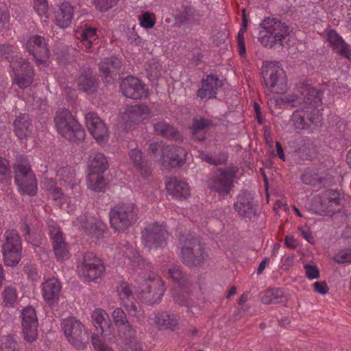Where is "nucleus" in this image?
<instances>
[{"label":"nucleus","mask_w":351,"mask_h":351,"mask_svg":"<svg viewBox=\"0 0 351 351\" xmlns=\"http://www.w3.org/2000/svg\"><path fill=\"white\" fill-rule=\"evenodd\" d=\"M82 228L84 229L88 234L96 238L101 237L104 233L107 232L106 226L99 221L95 223H85L84 225L82 226Z\"/></svg>","instance_id":"obj_42"},{"label":"nucleus","mask_w":351,"mask_h":351,"mask_svg":"<svg viewBox=\"0 0 351 351\" xmlns=\"http://www.w3.org/2000/svg\"><path fill=\"white\" fill-rule=\"evenodd\" d=\"M166 289L162 278L152 273L145 280V287L141 292L142 300L149 305L158 303Z\"/></svg>","instance_id":"obj_12"},{"label":"nucleus","mask_w":351,"mask_h":351,"mask_svg":"<svg viewBox=\"0 0 351 351\" xmlns=\"http://www.w3.org/2000/svg\"><path fill=\"white\" fill-rule=\"evenodd\" d=\"M20 346L13 337H5L1 346V351H19Z\"/></svg>","instance_id":"obj_51"},{"label":"nucleus","mask_w":351,"mask_h":351,"mask_svg":"<svg viewBox=\"0 0 351 351\" xmlns=\"http://www.w3.org/2000/svg\"><path fill=\"white\" fill-rule=\"evenodd\" d=\"M201 83L202 86L197 90L196 95L202 101L216 98L218 89L223 85L218 75L215 74L207 75Z\"/></svg>","instance_id":"obj_18"},{"label":"nucleus","mask_w":351,"mask_h":351,"mask_svg":"<svg viewBox=\"0 0 351 351\" xmlns=\"http://www.w3.org/2000/svg\"><path fill=\"white\" fill-rule=\"evenodd\" d=\"M261 73L269 92L282 94L287 90V75L278 62H271L263 64Z\"/></svg>","instance_id":"obj_7"},{"label":"nucleus","mask_w":351,"mask_h":351,"mask_svg":"<svg viewBox=\"0 0 351 351\" xmlns=\"http://www.w3.org/2000/svg\"><path fill=\"white\" fill-rule=\"evenodd\" d=\"M306 275L309 279H315L319 278V271L316 266L306 264L304 265Z\"/></svg>","instance_id":"obj_61"},{"label":"nucleus","mask_w":351,"mask_h":351,"mask_svg":"<svg viewBox=\"0 0 351 351\" xmlns=\"http://www.w3.org/2000/svg\"><path fill=\"white\" fill-rule=\"evenodd\" d=\"M91 319L93 325L97 330H100L101 335L104 333L105 328H108L110 326L108 315L101 308L95 309L91 315Z\"/></svg>","instance_id":"obj_39"},{"label":"nucleus","mask_w":351,"mask_h":351,"mask_svg":"<svg viewBox=\"0 0 351 351\" xmlns=\"http://www.w3.org/2000/svg\"><path fill=\"white\" fill-rule=\"evenodd\" d=\"M313 287L315 291L322 295H325L328 292V287L325 282H315Z\"/></svg>","instance_id":"obj_64"},{"label":"nucleus","mask_w":351,"mask_h":351,"mask_svg":"<svg viewBox=\"0 0 351 351\" xmlns=\"http://www.w3.org/2000/svg\"><path fill=\"white\" fill-rule=\"evenodd\" d=\"M234 208L240 216L245 218L252 219L257 215V206L254 203L253 195L247 190L239 192Z\"/></svg>","instance_id":"obj_16"},{"label":"nucleus","mask_w":351,"mask_h":351,"mask_svg":"<svg viewBox=\"0 0 351 351\" xmlns=\"http://www.w3.org/2000/svg\"><path fill=\"white\" fill-rule=\"evenodd\" d=\"M128 40L133 45L136 46L141 45L142 43V39L138 36L136 32L134 31V28L130 29L128 33Z\"/></svg>","instance_id":"obj_62"},{"label":"nucleus","mask_w":351,"mask_h":351,"mask_svg":"<svg viewBox=\"0 0 351 351\" xmlns=\"http://www.w3.org/2000/svg\"><path fill=\"white\" fill-rule=\"evenodd\" d=\"M76 82L79 89L88 94L95 93L99 86L98 79L90 69H84Z\"/></svg>","instance_id":"obj_28"},{"label":"nucleus","mask_w":351,"mask_h":351,"mask_svg":"<svg viewBox=\"0 0 351 351\" xmlns=\"http://www.w3.org/2000/svg\"><path fill=\"white\" fill-rule=\"evenodd\" d=\"M299 91L301 93L300 96L295 95H287L282 99V101L289 104L292 107H298V108L302 109V103L307 98L309 101H311V99L315 100L314 97L315 99H321L322 95V92L308 84H302L299 87Z\"/></svg>","instance_id":"obj_21"},{"label":"nucleus","mask_w":351,"mask_h":351,"mask_svg":"<svg viewBox=\"0 0 351 351\" xmlns=\"http://www.w3.org/2000/svg\"><path fill=\"white\" fill-rule=\"evenodd\" d=\"M154 322L160 330H174L178 324L176 317L165 311L156 313Z\"/></svg>","instance_id":"obj_37"},{"label":"nucleus","mask_w":351,"mask_h":351,"mask_svg":"<svg viewBox=\"0 0 351 351\" xmlns=\"http://www.w3.org/2000/svg\"><path fill=\"white\" fill-rule=\"evenodd\" d=\"M73 18V8L69 2H64L60 5L56 14V24L61 28L69 26Z\"/></svg>","instance_id":"obj_34"},{"label":"nucleus","mask_w":351,"mask_h":351,"mask_svg":"<svg viewBox=\"0 0 351 351\" xmlns=\"http://www.w3.org/2000/svg\"><path fill=\"white\" fill-rule=\"evenodd\" d=\"M308 99L302 103V109L298 108L293 113V126L298 132L307 131L311 133L315 128L322 125V115L318 108L322 103V98L311 99V101Z\"/></svg>","instance_id":"obj_1"},{"label":"nucleus","mask_w":351,"mask_h":351,"mask_svg":"<svg viewBox=\"0 0 351 351\" xmlns=\"http://www.w3.org/2000/svg\"><path fill=\"white\" fill-rule=\"evenodd\" d=\"M34 8L37 14L42 16L46 14L48 10V3L47 0H33Z\"/></svg>","instance_id":"obj_56"},{"label":"nucleus","mask_w":351,"mask_h":351,"mask_svg":"<svg viewBox=\"0 0 351 351\" xmlns=\"http://www.w3.org/2000/svg\"><path fill=\"white\" fill-rule=\"evenodd\" d=\"M54 122L58 133L65 139L74 143L84 139V130L68 110L58 111Z\"/></svg>","instance_id":"obj_6"},{"label":"nucleus","mask_w":351,"mask_h":351,"mask_svg":"<svg viewBox=\"0 0 351 351\" xmlns=\"http://www.w3.org/2000/svg\"><path fill=\"white\" fill-rule=\"evenodd\" d=\"M14 181L22 194L34 196L37 193V181L28 158L20 155L14 165Z\"/></svg>","instance_id":"obj_3"},{"label":"nucleus","mask_w":351,"mask_h":351,"mask_svg":"<svg viewBox=\"0 0 351 351\" xmlns=\"http://www.w3.org/2000/svg\"><path fill=\"white\" fill-rule=\"evenodd\" d=\"M3 304L6 308H13L17 302L16 289L12 286L5 287L1 293Z\"/></svg>","instance_id":"obj_41"},{"label":"nucleus","mask_w":351,"mask_h":351,"mask_svg":"<svg viewBox=\"0 0 351 351\" xmlns=\"http://www.w3.org/2000/svg\"><path fill=\"white\" fill-rule=\"evenodd\" d=\"M31 121L27 114H21L14 122V132L19 139H26L31 133Z\"/></svg>","instance_id":"obj_35"},{"label":"nucleus","mask_w":351,"mask_h":351,"mask_svg":"<svg viewBox=\"0 0 351 351\" xmlns=\"http://www.w3.org/2000/svg\"><path fill=\"white\" fill-rule=\"evenodd\" d=\"M154 130L156 134L166 138L178 140L180 137L178 131L173 125L164 121L154 123Z\"/></svg>","instance_id":"obj_38"},{"label":"nucleus","mask_w":351,"mask_h":351,"mask_svg":"<svg viewBox=\"0 0 351 351\" xmlns=\"http://www.w3.org/2000/svg\"><path fill=\"white\" fill-rule=\"evenodd\" d=\"M112 317L115 325L119 330H125L130 337L133 335L134 330L132 326L127 319L126 315L121 308H117L112 313Z\"/></svg>","instance_id":"obj_40"},{"label":"nucleus","mask_w":351,"mask_h":351,"mask_svg":"<svg viewBox=\"0 0 351 351\" xmlns=\"http://www.w3.org/2000/svg\"><path fill=\"white\" fill-rule=\"evenodd\" d=\"M259 40L265 47H272L275 44L282 45L289 34V26L275 18L265 19L259 25Z\"/></svg>","instance_id":"obj_4"},{"label":"nucleus","mask_w":351,"mask_h":351,"mask_svg":"<svg viewBox=\"0 0 351 351\" xmlns=\"http://www.w3.org/2000/svg\"><path fill=\"white\" fill-rule=\"evenodd\" d=\"M141 25L145 28H152L155 25L154 15L149 12H145L139 19Z\"/></svg>","instance_id":"obj_55"},{"label":"nucleus","mask_w":351,"mask_h":351,"mask_svg":"<svg viewBox=\"0 0 351 351\" xmlns=\"http://www.w3.org/2000/svg\"><path fill=\"white\" fill-rule=\"evenodd\" d=\"M169 277L176 282L180 285H184L186 283V278L182 272L181 267L173 265L169 269Z\"/></svg>","instance_id":"obj_47"},{"label":"nucleus","mask_w":351,"mask_h":351,"mask_svg":"<svg viewBox=\"0 0 351 351\" xmlns=\"http://www.w3.org/2000/svg\"><path fill=\"white\" fill-rule=\"evenodd\" d=\"M119 0H93L95 8L100 12H106L115 6Z\"/></svg>","instance_id":"obj_53"},{"label":"nucleus","mask_w":351,"mask_h":351,"mask_svg":"<svg viewBox=\"0 0 351 351\" xmlns=\"http://www.w3.org/2000/svg\"><path fill=\"white\" fill-rule=\"evenodd\" d=\"M91 342L96 351H114V350L105 344L98 334H93Z\"/></svg>","instance_id":"obj_52"},{"label":"nucleus","mask_w":351,"mask_h":351,"mask_svg":"<svg viewBox=\"0 0 351 351\" xmlns=\"http://www.w3.org/2000/svg\"><path fill=\"white\" fill-rule=\"evenodd\" d=\"M62 291V284L56 278H49L42 283V295L50 308L58 305Z\"/></svg>","instance_id":"obj_20"},{"label":"nucleus","mask_w":351,"mask_h":351,"mask_svg":"<svg viewBox=\"0 0 351 351\" xmlns=\"http://www.w3.org/2000/svg\"><path fill=\"white\" fill-rule=\"evenodd\" d=\"M120 90L122 94L128 98L138 99L147 97V91L145 85L136 77L128 76L123 80Z\"/></svg>","instance_id":"obj_19"},{"label":"nucleus","mask_w":351,"mask_h":351,"mask_svg":"<svg viewBox=\"0 0 351 351\" xmlns=\"http://www.w3.org/2000/svg\"><path fill=\"white\" fill-rule=\"evenodd\" d=\"M167 145L164 144L162 142L152 143L149 145V151L154 155H156L158 152H161V158L163 156V150L165 147Z\"/></svg>","instance_id":"obj_60"},{"label":"nucleus","mask_w":351,"mask_h":351,"mask_svg":"<svg viewBox=\"0 0 351 351\" xmlns=\"http://www.w3.org/2000/svg\"><path fill=\"white\" fill-rule=\"evenodd\" d=\"M168 232L162 226L154 223L146 227L142 232L145 245L150 249L158 248L166 245Z\"/></svg>","instance_id":"obj_13"},{"label":"nucleus","mask_w":351,"mask_h":351,"mask_svg":"<svg viewBox=\"0 0 351 351\" xmlns=\"http://www.w3.org/2000/svg\"><path fill=\"white\" fill-rule=\"evenodd\" d=\"M202 160L210 165H218L223 164L227 160V156L222 154L219 158H213L209 154H204L202 157Z\"/></svg>","instance_id":"obj_57"},{"label":"nucleus","mask_w":351,"mask_h":351,"mask_svg":"<svg viewBox=\"0 0 351 351\" xmlns=\"http://www.w3.org/2000/svg\"><path fill=\"white\" fill-rule=\"evenodd\" d=\"M246 30L240 29L238 33L237 36V43L239 48V53L240 56H244L246 53L245 45V38H244V33Z\"/></svg>","instance_id":"obj_59"},{"label":"nucleus","mask_w":351,"mask_h":351,"mask_svg":"<svg viewBox=\"0 0 351 351\" xmlns=\"http://www.w3.org/2000/svg\"><path fill=\"white\" fill-rule=\"evenodd\" d=\"M326 199L328 202V204L334 208V210H339L341 206V200L340 198V193L333 189H328L322 194Z\"/></svg>","instance_id":"obj_46"},{"label":"nucleus","mask_w":351,"mask_h":351,"mask_svg":"<svg viewBox=\"0 0 351 351\" xmlns=\"http://www.w3.org/2000/svg\"><path fill=\"white\" fill-rule=\"evenodd\" d=\"M149 116V109L145 105H135L127 109L125 117L128 121L137 123L147 119Z\"/></svg>","instance_id":"obj_36"},{"label":"nucleus","mask_w":351,"mask_h":351,"mask_svg":"<svg viewBox=\"0 0 351 351\" xmlns=\"http://www.w3.org/2000/svg\"><path fill=\"white\" fill-rule=\"evenodd\" d=\"M187 152L182 147L173 145H167L163 150L162 160L164 162L168 161L171 167L182 166L185 160Z\"/></svg>","instance_id":"obj_24"},{"label":"nucleus","mask_w":351,"mask_h":351,"mask_svg":"<svg viewBox=\"0 0 351 351\" xmlns=\"http://www.w3.org/2000/svg\"><path fill=\"white\" fill-rule=\"evenodd\" d=\"M77 269L80 276L90 281L101 278L104 274L106 266L93 252H87L79 259Z\"/></svg>","instance_id":"obj_8"},{"label":"nucleus","mask_w":351,"mask_h":351,"mask_svg":"<svg viewBox=\"0 0 351 351\" xmlns=\"http://www.w3.org/2000/svg\"><path fill=\"white\" fill-rule=\"evenodd\" d=\"M78 39L96 40L97 38V29L95 27L85 25L82 31L77 32Z\"/></svg>","instance_id":"obj_50"},{"label":"nucleus","mask_w":351,"mask_h":351,"mask_svg":"<svg viewBox=\"0 0 351 351\" xmlns=\"http://www.w3.org/2000/svg\"><path fill=\"white\" fill-rule=\"evenodd\" d=\"M327 36L328 41L332 50L346 58H350L351 56V50L342 37L334 29H330L328 32Z\"/></svg>","instance_id":"obj_30"},{"label":"nucleus","mask_w":351,"mask_h":351,"mask_svg":"<svg viewBox=\"0 0 351 351\" xmlns=\"http://www.w3.org/2000/svg\"><path fill=\"white\" fill-rule=\"evenodd\" d=\"M23 334L25 341L32 343L38 337V318L32 306L25 307L21 313Z\"/></svg>","instance_id":"obj_15"},{"label":"nucleus","mask_w":351,"mask_h":351,"mask_svg":"<svg viewBox=\"0 0 351 351\" xmlns=\"http://www.w3.org/2000/svg\"><path fill=\"white\" fill-rule=\"evenodd\" d=\"M117 291L121 302L129 313L133 315H136L138 306L130 285L127 282L122 281L117 287Z\"/></svg>","instance_id":"obj_27"},{"label":"nucleus","mask_w":351,"mask_h":351,"mask_svg":"<svg viewBox=\"0 0 351 351\" xmlns=\"http://www.w3.org/2000/svg\"><path fill=\"white\" fill-rule=\"evenodd\" d=\"M302 181L313 186L321 187L324 182V178L319 175L306 173L301 176Z\"/></svg>","instance_id":"obj_48"},{"label":"nucleus","mask_w":351,"mask_h":351,"mask_svg":"<svg viewBox=\"0 0 351 351\" xmlns=\"http://www.w3.org/2000/svg\"><path fill=\"white\" fill-rule=\"evenodd\" d=\"M129 156L137 171L144 178H148L151 173V169L148 162L144 159L142 151L138 148L131 149Z\"/></svg>","instance_id":"obj_32"},{"label":"nucleus","mask_w":351,"mask_h":351,"mask_svg":"<svg viewBox=\"0 0 351 351\" xmlns=\"http://www.w3.org/2000/svg\"><path fill=\"white\" fill-rule=\"evenodd\" d=\"M315 212L319 215H326L335 212L334 208L328 204V202L322 195H319L315 200Z\"/></svg>","instance_id":"obj_43"},{"label":"nucleus","mask_w":351,"mask_h":351,"mask_svg":"<svg viewBox=\"0 0 351 351\" xmlns=\"http://www.w3.org/2000/svg\"><path fill=\"white\" fill-rule=\"evenodd\" d=\"M282 293L280 289L267 290L261 297V302L265 304H278L282 302Z\"/></svg>","instance_id":"obj_45"},{"label":"nucleus","mask_w":351,"mask_h":351,"mask_svg":"<svg viewBox=\"0 0 351 351\" xmlns=\"http://www.w3.org/2000/svg\"><path fill=\"white\" fill-rule=\"evenodd\" d=\"M27 49L32 55L38 64L45 63L49 58L50 53L44 37L35 35L27 42Z\"/></svg>","instance_id":"obj_17"},{"label":"nucleus","mask_w":351,"mask_h":351,"mask_svg":"<svg viewBox=\"0 0 351 351\" xmlns=\"http://www.w3.org/2000/svg\"><path fill=\"white\" fill-rule=\"evenodd\" d=\"M200 15L192 6H183L176 11L174 15L175 25L180 27L184 26H193L199 23Z\"/></svg>","instance_id":"obj_25"},{"label":"nucleus","mask_w":351,"mask_h":351,"mask_svg":"<svg viewBox=\"0 0 351 351\" xmlns=\"http://www.w3.org/2000/svg\"><path fill=\"white\" fill-rule=\"evenodd\" d=\"M138 208L132 202H120L110 208V222L112 228L123 232L133 226L138 219Z\"/></svg>","instance_id":"obj_5"},{"label":"nucleus","mask_w":351,"mask_h":351,"mask_svg":"<svg viewBox=\"0 0 351 351\" xmlns=\"http://www.w3.org/2000/svg\"><path fill=\"white\" fill-rule=\"evenodd\" d=\"M166 189L169 194L178 199H186L191 194L189 184L182 180L170 179L166 183Z\"/></svg>","instance_id":"obj_29"},{"label":"nucleus","mask_w":351,"mask_h":351,"mask_svg":"<svg viewBox=\"0 0 351 351\" xmlns=\"http://www.w3.org/2000/svg\"><path fill=\"white\" fill-rule=\"evenodd\" d=\"M88 188L92 191L101 192L105 188L106 183L101 174L88 173Z\"/></svg>","instance_id":"obj_44"},{"label":"nucleus","mask_w":351,"mask_h":351,"mask_svg":"<svg viewBox=\"0 0 351 351\" xmlns=\"http://www.w3.org/2000/svg\"><path fill=\"white\" fill-rule=\"evenodd\" d=\"M62 328L68 341L75 348L83 350L86 348L88 335L83 324L73 317L64 319Z\"/></svg>","instance_id":"obj_9"},{"label":"nucleus","mask_w":351,"mask_h":351,"mask_svg":"<svg viewBox=\"0 0 351 351\" xmlns=\"http://www.w3.org/2000/svg\"><path fill=\"white\" fill-rule=\"evenodd\" d=\"M86 127L93 137L99 143H104L108 140V130L104 123L93 112L85 115Z\"/></svg>","instance_id":"obj_22"},{"label":"nucleus","mask_w":351,"mask_h":351,"mask_svg":"<svg viewBox=\"0 0 351 351\" xmlns=\"http://www.w3.org/2000/svg\"><path fill=\"white\" fill-rule=\"evenodd\" d=\"M14 82L20 88L29 87L33 82L34 69L29 62L23 58H16L13 63Z\"/></svg>","instance_id":"obj_14"},{"label":"nucleus","mask_w":351,"mask_h":351,"mask_svg":"<svg viewBox=\"0 0 351 351\" xmlns=\"http://www.w3.org/2000/svg\"><path fill=\"white\" fill-rule=\"evenodd\" d=\"M333 259L338 263H351V247L339 251L335 254Z\"/></svg>","instance_id":"obj_54"},{"label":"nucleus","mask_w":351,"mask_h":351,"mask_svg":"<svg viewBox=\"0 0 351 351\" xmlns=\"http://www.w3.org/2000/svg\"><path fill=\"white\" fill-rule=\"evenodd\" d=\"M10 173L9 161L0 156V182H7L10 178Z\"/></svg>","instance_id":"obj_49"},{"label":"nucleus","mask_w":351,"mask_h":351,"mask_svg":"<svg viewBox=\"0 0 351 351\" xmlns=\"http://www.w3.org/2000/svg\"><path fill=\"white\" fill-rule=\"evenodd\" d=\"M89 173L102 174L108 168V163L102 153L92 152L88 158Z\"/></svg>","instance_id":"obj_33"},{"label":"nucleus","mask_w":351,"mask_h":351,"mask_svg":"<svg viewBox=\"0 0 351 351\" xmlns=\"http://www.w3.org/2000/svg\"><path fill=\"white\" fill-rule=\"evenodd\" d=\"M235 172L228 168H219L207 180V186L219 195H228L233 187Z\"/></svg>","instance_id":"obj_11"},{"label":"nucleus","mask_w":351,"mask_h":351,"mask_svg":"<svg viewBox=\"0 0 351 351\" xmlns=\"http://www.w3.org/2000/svg\"><path fill=\"white\" fill-rule=\"evenodd\" d=\"M122 351H142V348L136 341L130 340L125 343Z\"/></svg>","instance_id":"obj_63"},{"label":"nucleus","mask_w":351,"mask_h":351,"mask_svg":"<svg viewBox=\"0 0 351 351\" xmlns=\"http://www.w3.org/2000/svg\"><path fill=\"white\" fill-rule=\"evenodd\" d=\"M16 47L10 44H0V58L8 59L9 56L15 52Z\"/></svg>","instance_id":"obj_58"},{"label":"nucleus","mask_w":351,"mask_h":351,"mask_svg":"<svg viewBox=\"0 0 351 351\" xmlns=\"http://www.w3.org/2000/svg\"><path fill=\"white\" fill-rule=\"evenodd\" d=\"M49 234L55 256L58 260H65L69 258L68 245L59 227L51 226Z\"/></svg>","instance_id":"obj_23"},{"label":"nucleus","mask_w":351,"mask_h":351,"mask_svg":"<svg viewBox=\"0 0 351 351\" xmlns=\"http://www.w3.org/2000/svg\"><path fill=\"white\" fill-rule=\"evenodd\" d=\"M99 71L106 83H111L114 76L117 75L121 67V60L115 57L111 56L104 58L99 64Z\"/></svg>","instance_id":"obj_26"},{"label":"nucleus","mask_w":351,"mask_h":351,"mask_svg":"<svg viewBox=\"0 0 351 351\" xmlns=\"http://www.w3.org/2000/svg\"><path fill=\"white\" fill-rule=\"evenodd\" d=\"M179 243L181 245L179 256L184 265L196 267L207 258L208 254L204 245L191 234H181Z\"/></svg>","instance_id":"obj_2"},{"label":"nucleus","mask_w":351,"mask_h":351,"mask_svg":"<svg viewBox=\"0 0 351 351\" xmlns=\"http://www.w3.org/2000/svg\"><path fill=\"white\" fill-rule=\"evenodd\" d=\"M5 242L2 245L4 263L8 266L16 265L21 258V242L18 232L14 230L5 232Z\"/></svg>","instance_id":"obj_10"},{"label":"nucleus","mask_w":351,"mask_h":351,"mask_svg":"<svg viewBox=\"0 0 351 351\" xmlns=\"http://www.w3.org/2000/svg\"><path fill=\"white\" fill-rule=\"evenodd\" d=\"M214 123L211 119L203 117L194 118L191 126L192 138L195 141L202 142L206 139V129L211 128Z\"/></svg>","instance_id":"obj_31"}]
</instances>
